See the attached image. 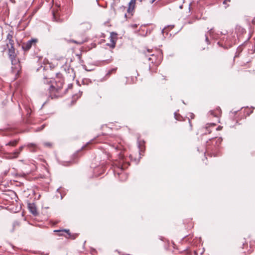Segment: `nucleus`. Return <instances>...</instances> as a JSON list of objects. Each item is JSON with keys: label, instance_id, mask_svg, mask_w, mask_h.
Masks as SVG:
<instances>
[{"label": "nucleus", "instance_id": "1", "mask_svg": "<svg viewBox=\"0 0 255 255\" xmlns=\"http://www.w3.org/2000/svg\"><path fill=\"white\" fill-rule=\"evenodd\" d=\"M43 82L50 85L48 90L49 96L51 99L57 98L62 96L63 93L61 92L63 85L62 79H57L52 82L51 80L45 78L43 79Z\"/></svg>", "mask_w": 255, "mask_h": 255}, {"label": "nucleus", "instance_id": "8", "mask_svg": "<svg viewBox=\"0 0 255 255\" xmlns=\"http://www.w3.org/2000/svg\"><path fill=\"white\" fill-rule=\"evenodd\" d=\"M91 28V24L88 22H84L79 24L78 29L82 31H86Z\"/></svg>", "mask_w": 255, "mask_h": 255}, {"label": "nucleus", "instance_id": "39", "mask_svg": "<svg viewBox=\"0 0 255 255\" xmlns=\"http://www.w3.org/2000/svg\"><path fill=\"white\" fill-rule=\"evenodd\" d=\"M72 162H73V163H76V161H75V160H73V161H72Z\"/></svg>", "mask_w": 255, "mask_h": 255}, {"label": "nucleus", "instance_id": "23", "mask_svg": "<svg viewBox=\"0 0 255 255\" xmlns=\"http://www.w3.org/2000/svg\"><path fill=\"white\" fill-rule=\"evenodd\" d=\"M13 38V35H12V34H11L10 33H9L7 35V36H6V40H7L8 41V40H10L11 39H12Z\"/></svg>", "mask_w": 255, "mask_h": 255}, {"label": "nucleus", "instance_id": "6", "mask_svg": "<svg viewBox=\"0 0 255 255\" xmlns=\"http://www.w3.org/2000/svg\"><path fill=\"white\" fill-rule=\"evenodd\" d=\"M54 232H61L62 233H60L59 234L60 236H64V234H63V233H67L68 237L67 236H65V237L68 239H72V240L75 239L77 236V234H71L70 233L69 230H67V229H64V230H55Z\"/></svg>", "mask_w": 255, "mask_h": 255}, {"label": "nucleus", "instance_id": "31", "mask_svg": "<svg viewBox=\"0 0 255 255\" xmlns=\"http://www.w3.org/2000/svg\"><path fill=\"white\" fill-rule=\"evenodd\" d=\"M44 128V125H42L40 128H39L38 130H42Z\"/></svg>", "mask_w": 255, "mask_h": 255}, {"label": "nucleus", "instance_id": "4", "mask_svg": "<svg viewBox=\"0 0 255 255\" xmlns=\"http://www.w3.org/2000/svg\"><path fill=\"white\" fill-rule=\"evenodd\" d=\"M106 162L104 160L101 161L100 164L98 166H95L93 163L92 164L91 167L93 168V174L94 176L99 177L102 175L106 170Z\"/></svg>", "mask_w": 255, "mask_h": 255}, {"label": "nucleus", "instance_id": "10", "mask_svg": "<svg viewBox=\"0 0 255 255\" xmlns=\"http://www.w3.org/2000/svg\"><path fill=\"white\" fill-rule=\"evenodd\" d=\"M135 3L136 0H131L129 2L128 12L131 15H132V13L134 10Z\"/></svg>", "mask_w": 255, "mask_h": 255}, {"label": "nucleus", "instance_id": "15", "mask_svg": "<svg viewBox=\"0 0 255 255\" xmlns=\"http://www.w3.org/2000/svg\"><path fill=\"white\" fill-rule=\"evenodd\" d=\"M112 74V69H110L108 71V73L106 74V75L101 79L100 81V82H104L106 80H107L108 79H109Z\"/></svg>", "mask_w": 255, "mask_h": 255}, {"label": "nucleus", "instance_id": "24", "mask_svg": "<svg viewBox=\"0 0 255 255\" xmlns=\"http://www.w3.org/2000/svg\"><path fill=\"white\" fill-rule=\"evenodd\" d=\"M95 142H101V141H100L99 139H93V140H91L89 142L87 143V144L85 146H87L88 144H92Z\"/></svg>", "mask_w": 255, "mask_h": 255}, {"label": "nucleus", "instance_id": "21", "mask_svg": "<svg viewBox=\"0 0 255 255\" xmlns=\"http://www.w3.org/2000/svg\"><path fill=\"white\" fill-rule=\"evenodd\" d=\"M82 92L79 91L78 94H77L73 96V99H75L76 97V99H78L82 96Z\"/></svg>", "mask_w": 255, "mask_h": 255}, {"label": "nucleus", "instance_id": "35", "mask_svg": "<svg viewBox=\"0 0 255 255\" xmlns=\"http://www.w3.org/2000/svg\"><path fill=\"white\" fill-rule=\"evenodd\" d=\"M107 45L109 46L110 47H112V44L110 43H107Z\"/></svg>", "mask_w": 255, "mask_h": 255}, {"label": "nucleus", "instance_id": "42", "mask_svg": "<svg viewBox=\"0 0 255 255\" xmlns=\"http://www.w3.org/2000/svg\"><path fill=\"white\" fill-rule=\"evenodd\" d=\"M218 140H219V141H220V142L221 141V140H220V138H218Z\"/></svg>", "mask_w": 255, "mask_h": 255}, {"label": "nucleus", "instance_id": "2", "mask_svg": "<svg viewBox=\"0 0 255 255\" xmlns=\"http://www.w3.org/2000/svg\"><path fill=\"white\" fill-rule=\"evenodd\" d=\"M118 155L119 161L116 159L114 162H113V166L115 165L122 169L127 168L129 165V161L127 158L125 157V151L121 150Z\"/></svg>", "mask_w": 255, "mask_h": 255}, {"label": "nucleus", "instance_id": "34", "mask_svg": "<svg viewBox=\"0 0 255 255\" xmlns=\"http://www.w3.org/2000/svg\"><path fill=\"white\" fill-rule=\"evenodd\" d=\"M206 40L207 42L208 43L209 40H208V38L207 36H206Z\"/></svg>", "mask_w": 255, "mask_h": 255}, {"label": "nucleus", "instance_id": "16", "mask_svg": "<svg viewBox=\"0 0 255 255\" xmlns=\"http://www.w3.org/2000/svg\"><path fill=\"white\" fill-rule=\"evenodd\" d=\"M24 147V146H20L18 149L16 150L13 153V157H17L19 154L20 153V152L22 150L23 148Z\"/></svg>", "mask_w": 255, "mask_h": 255}, {"label": "nucleus", "instance_id": "43", "mask_svg": "<svg viewBox=\"0 0 255 255\" xmlns=\"http://www.w3.org/2000/svg\"><path fill=\"white\" fill-rule=\"evenodd\" d=\"M155 0H153V2L154 1H155Z\"/></svg>", "mask_w": 255, "mask_h": 255}, {"label": "nucleus", "instance_id": "18", "mask_svg": "<svg viewBox=\"0 0 255 255\" xmlns=\"http://www.w3.org/2000/svg\"><path fill=\"white\" fill-rule=\"evenodd\" d=\"M27 146L31 149V148H32L33 149L31 150V151H35V149L37 147V146L36 144H34V143H28L27 145Z\"/></svg>", "mask_w": 255, "mask_h": 255}, {"label": "nucleus", "instance_id": "9", "mask_svg": "<svg viewBox=\"0 0 255 255\" xmlns=\"http://www.w3.org/2000/svg\"><path fill=\"white\" fill-rule=\"evenodd\" d=\"M64 70L67 73V76H69V78L74 79L75 77V73H74V69L66 65L65 67L64 68Z\"/></svg>", "mask_w": 255, "mask_h": 255}, {"label": "nucleus", "instance_id": "14", "mask_svg": "<svg viewBox=\"0 0 255 255\" xmlns=\"http://www.w3.org/2000/svg\"><path fill=\"white\" fill-rule=\"evenodd\" d=\"M28 207L30 212L33 214L36 215L37 214L36 209L33 204L29 203L28 204Z\"/></svg>", "mask_w": 255, "mask_h": 255}, {"label": "nucleus", "instance_id": "38", "mask_svg": "<svg viewBox=\"0 0 255 255\" xmlns=\"http://www.w3.org/2000/svg\"><path fill=\"white\" fill-rule=\"evenodd\" d=\"M253 23H254V24H255V19H254V20H253Z\"/></svg>", "mask_w": 255, "mask_h": 255}, {"label": "nucleus", "instance_id": "36", "mask_svg": "<svg viewBox=\"0 0 255 255\" xmlns=\"http://www.w3.org/2000/svg\"><path fill=\"white\" fill-rule=\"evenodd\" d=\"M210 125H211V126L214 127L215 126V124H210Z\"/></svg>", "mask_w": 255, "mask_h": 255}, {"label": "nucleus", "instance_id": "20", "mask_svg": "<svg viewBox=\"0 0 255 255\" xmlns=\"http://www.w3.org/2000/svg\"><path fill=\"white\" fill-rule=\"evenodd\" d=\"M6 45L8 47H9V45H10V46H13V45H14L13 40L12 39L10 40H8V43H6Z\"/></svg>", "mask_w": 255, "mask_h": 255}, {"label": "nucleus", "instance_id": "11", "mask_svg": "<svg viewBox=\"0 0 255 255\" xmlns=\"http://www.w3.org/2000/svg\"><path fill=\"white\" fill-rule=\"evenodd\" d=\"M24 109L26 112L27 119L26 121V123L27 124H31L32 123V122L31 121V120L30 118L31 113V110L30 109V108L29 107H28L27 106H24Z\"/></svg>", "mask_w": 255, "mask_h": 255}, {"label": "nucleus", "instance_id": "41", "mask_svg": "<svg viewBox=\"0 0 255 255\" xmlns=\"http://www.w3.org/2000/svg\"><path fill=\"white\" fill-rule=\"evenodd\" d=\"M115 149L116 151H118V147H116Z\"/></svg>", "mask_w": 255, "mask_h": 255}, {"label": "nucleus", "instance_id": "26", "mask_svg": "<svg viewBox=\"0 0 255 255\" xmlns=\"http://www.w3.org/2000/svg\"><path fill=\"white\" fill-rule=\"evenodd\" d=\"M72 42L75 43H76V44H82L84 42V41L81 40V41H76V40H73Z\"/></svg>", "mask_w": 255, "mask_h": 255}, {"label": "nucleus", "instance_id": "29", "mask_svg": "<svg viewBox=\"0 0 255 255\" xmlns=\"http://www.w3.org/2000/svg\"><path fill=\"white\" fill-rule=\"evenodd\" d=\"M130 26L132 28H135L136 27H137V25L136 24H131L130 25Z\"/></svg>", "mask_w": 255, "mask_h": 255}, {"label": "nucleus", "instance_id": "30", "mask_svg": "<svg viewBox=\"0 0 255 255\" xmlns=\"http://www.w3.org/2000/svg\"><path fill=\"white\" fill-rule=\"evenodd\" d=\"M109 39H110V41L112 42V32H110Z\"/></svg>", "mask_w": 255, "mask_h": 255}, {"label": "nucleus", "instance_id": "22", "mask_svg": "<svg viewBox=\"0 0 255 255\" xmlns=\"http://www.w3.org/2000/svg\"><path fill=\"white\" fill-rule=\"evenodd\" d=\"M43 144L44 146H45L46 147H50L52 146L51 143L49 142H44Z\"/></svg>", "mask_w": 255, "mask_h": 255}, {"label": "nucleus", "instance_id": "12", "mask_svg": "<svg viewBox=\"0 0 255 255\" xmlns=\"http://www.w3.org/2000/svg\"><path fill=\"white\" fill-rule=\"evenodd\" d=\"M209 113L213 117H218L220 115L221 111L220 109L219 108H217L215 110L210 111Z\"/></svg>", "mask_w": 255, "mask_h": 255}, {"label": "nucleus", "instance_id": "27", "mask_svg": "<svg viewBox=\"0 0 255 255\" xmlns=\"http://www.w3.org/2000/svg\"><path fill=\"white\" fill-rule=\"evenodd\" d=\"M230 1H231V0H225L224 1L223 4L225 5H227L225 6V8H227L229 6V4H228V3L230 2Z\"/></svg>", "mask_w": 255, "mask_h": 255}, {"label": "nucleus", "instance_id": "32", "mask_svg": "<svg viewBox=\"0 0 255 255\" xmlns=\"http://www.w3.org/2000/svg\"><path fill=\"white\" fill-rule=\"evenodd\" d=\"M109 21H107V22H106L104 24H105V25H108V24H109Z\"/></svg>", "mask_w": 255, "mask_h": 255}, {"label": "nucleus", "instance_id": "40", "mask_svg": "<svg viewBox=\"0 0 255 255\" xmlns=\"http://www.w3.org/2000/svg\"><path fill=\"white\" fill-rule=\"evenodd\" d=\"M165 30V29H163L162 32H164Z\"/></svg>", "mask_w": 255, "mask_h": 255}, {"label": "nucleus", "instance_id": "19", "mask_svg": "<svg viewBox=\"0 0 255 255\" xmlns=\"http://www.w3.org/2000/svg\"><path fill=\"white\" fill-rule=\"evenodd\" d=\"M117 34L116 33L113 32V45H112L113 48H114L115 46V43H116L115 39H116V36H117Z\"/></svg>", "mask_w": 255, "mask_h": 255}, {"label": "nucleus", "instance_id": "5", "mask_svg": "<svg viewBox=\"0 0 255 255\" xmlns=\"http://www.w3.org/2000/svg\"><path fill=\"white\" fill-rule=\"evenodd\" d=\"M8 57L10 59L11 64L15 65L18 64V60L16 58V54L14 46L8 47Z\"/></svg>", "mask_w": 255, "mask_h": 255}, {"label": "nucleus", "instance_id": "25", "mask_svg": "<svg viewBox=\"0 0 255 255\" xmlns=\"http://www.w3.org/2000/svg\"><path fill=\"white\" fill-rule=\"evenodd\" d=\"M143 143H141V142H139V149H140V151H141L142 150H144V147H143Z\"/></svg>", "mask_w": 255, "mask_h": 255}, {"label": "nucleus", "instance_id": "3", "mask_svg": "<svg viewBox=\"0 0 255 255\" xmlns=\"http://www.w3.org/2000/svg\"><path fill=\"white\" fill-rule=\"evenodd\" d=\"M147 52L149 53L147 56H149L148 58V60L149 61H151V63L152 64V66L149 64V69L151 70L152 67L153 66L156 67L159 65L161 61V56L159 52H158L159 55L150 54L152 52L151 50L147 49Z\"/></svg>", "mask_w": 255, "mask_h": 255}, {"label": "nucleus", "instance_id": "33", "mask_svg": "<svg viewBox=\"0 0 255 255\" xmlns=\"http://www.w3.org/2000/svg\"><path fill=\"white\" fill-rule=\"evenodd\" d=\"M72 86V84H69L68 86V88H71Z\"/></svg>", "mask_w": 255, "mask_h": 255}, {"label": "nucleus", "instance_id": "7", "mask_svg": "<svg viewBox=\"0 0 255 255\" xmlns=\"http://www.w3.org/2000/svg\"><path fill=\"white\" fill-rule=\"evenodd\" d=\"M37 40L31 39L25 43H23L22 45V48L24 51H27L30 49L33 44H35Z\"/></svg>", "mask_w": 255, "mask_h": 255}, {"label": "nucleus", "instance_id": "13", "mask_svg": "<svg viewBox=\"0 0 255 255\" xmlns=\"http://www.w3.org/2000/svg\"><path fill=\"white\" fill-rule=\"evenodd\" d=\"M52 13L53 15V19L54 21L57 22L60 21V18L59 17V13L58 11H55L54 10H52Z\"/></svg>", "mask_w": 255, "mask_h": 255}, {"label": "nucleus", "instance_id": "28", "mask_svg": "<svg viewBox=\"0 0 255 255\" xmlns=\"http://www.w3.org/2000/svg\"><path fill=\"white\" fill-rule=\"evenodd\" d=\"M103 154H104L105 156H106V157L108 159V160L109 161H111V159H110V155L108 153V154H107V152L106 151H105V153H103Z\"/></svg>", "mask_w": 255, "mask_h": 255}, {"label": "nucleus", "instance_id": "17", "mask_svg": "<svg viewBox=\"0 0 255 255\" xmlns=\"http://www.w3.org/2000/svg\"><path fill=\"white\" fill-rule=\"evenodd\" d=\"M18 142V140L14 139V140L10 141L9 142L6 143L5 144V145L11 146H15L17 144Z\"/></svg>", "mask_w": 255, "mask_h": 255}, {"label": "nucleus", "instance_id": "37", "mask_svg": "<svg viewBox=\"0 0 255 255\" xmlns=\"http://www.w3.org/2000/svg\"><path fill=\"white\" fill-rule=\"evenodd\" d=\"M71 162H72V161H70L69 162H68L67 163H71ZM64 165H69V164H68V163H67V164H64Z\"/></svg>", "mask_w": 255, "mask_h": 255}]
</instances>
